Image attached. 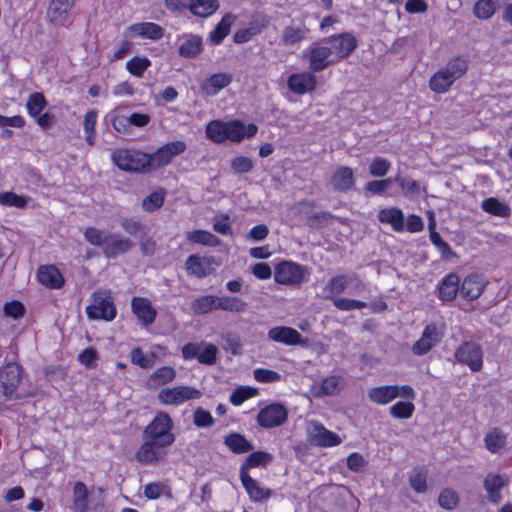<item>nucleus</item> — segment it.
<instances>
[{
	"label": "nucleus",
	"mask_w": 512,
	"mask_h": 512,
	"mask_svg": "<svg viewBox=\"0 0 512 512\" xmlns=\"http://www.w3.org/2000/svg\"><path fill=\"white\" fill-rule=\"evenodd\" d=\"M326 44H330L333 58L336 60L349 56L356 48L357 41L350 33H341L331 36L324 40Z\"/></svg>",
	"instance_id": "9b49d317"
},
{
	"label": "nucleus",
	"mask_w": 512,
	"mask_h": 512,
	"mask_svg": "<svg viewBox=\"0 0 512 512\" xmlns=\"http://www.w3.org/2000/svg\"><path fill=\"white\" fill-rule=\"evenodd\" d=\"M88 489L87 486L79 481L74 484L73 487V512H87L88 511Z\"/></svg>",
	"instance_id": "c756f323"
},
{
	"label": "nucleus",
	"mask_w": 512,
	"mask_h": 512,
	"mask_svg": "<svg viewBox=\"0 0 512 512\" xmlns=\"http://www.w3.org/2000/svg\"><path fill=\"white\" fill-rule=\"evenodd\" d=\"M232 81V77L226 73H217L209 77V79L201 85L202 91L208 95H216L221 89L228 86Z\"/></svg>",
	"instance_id": "bb28decb"
},
{
	"label": "nucleus",
	"mask_w": 512,
	"mask_h": 512,
	"mask_svg": "<svg viewBox=\"0 0 512 512\" xmlns=\"http://www.w3.org/2000/svg\"><path fill=\"white\" fill-rule=\"evenodd\" d=\"M271 461L272 456L269 453L263 451L253 452L247 457L245 462L242 464L240 468V474H242V472H248V469L259 465L265 466L267 463Z\"/></svg>",
	"instance_id": "37998d69"
},
{
	"label": "nucleus",
	"mask_w": 512,
	"mask_h": 512,
	"mask_svg": "<svg viewBox=\"0 0 512 512\" xmlns=\"http://www.w3.org/2000/svg\"><path fill=\"white\" fill-rule=\"evenodd\" d=\"M234 14H226L216 27L210 32L209 40L211 44L218 45L229 34L232 24L235 22Z\"/></svg>",
	"instance_id": "cd10ccee"
},
{
	"label": "nucleus",
	"mask_w": 512,
	"mask_h": 512,
	"mask_svg": "<svg viewBox=\"0 0 512 512\" xmlns=\"http://www.w3.org/2000/svg\"><path fill=\"white\" fill-rule=\"evenodd\" d=\"M354 278L355 277H350L348 275H339L331 278L325 287V291H328L327 295L333 297L336 294L344 292Z\"/></svg>",
	"instance_id": "79ce46f5"
},
{
	"label": "nucleus",
	"mask_w": 512,
	"mask_h": 512,
	"mask_svg": "<svg viewBox=\"0 0 512 512\" xmlns=\"http://www.w3.org/2000/svg\"><path fill=\"white\" fill-rule=\"evenodd\" d=\"M496 12V3L493 0H478L473 8V13L478 19L486 20Z\"/></svg>",
	"instance_id": "49530a36"
},
{
	"label": "nucleus",
	"mask_w": 512,
	"mask_h": 512,
	"mask_svg": "<svg viewBox=\"0 0 512 512\" xmlns=\"http://www.w3.org/2000/svg\"><path fill=\"white\" fill-rule=\"evenodd\" d=\"M22 379V369L16 362H9L2 369V392L7 399H19L16 389Z\"/></svg>",
	"instance_id": "1a4fd4ad"
},
{
	"label": "nucleus",
	"mask_w": 512,
	"mask_h": 512,
	"mask_svg": "<svg viewBox=\"0 0 512 512\" xmlns=\"http://www.w3.org/2000/svg\"><path fill=\"white\" fill-rule=\"evenodd\" d=\"M218 8V0H193L190 11L195 16L208 17L217 11Z\"/></svg>",
	"instance_id": "ea45409f"
},
{
	"label": "nucleus",
	"mask_w": 512,
	"mask_h": 512,
	"mask_svg": "<svg viewBox=\"0 0 512 512\" xmlns=\"http://www.w3.org/2000/svg\"><path fill=\"white\" fill-rule=\"evenodd\" d=\"M445 72L454 81L464 76L468 70V61L463 57H455L450 59L444 68Z\"/></svg>",
	"instance_id": "a19ab883"
},
{
	"label": "nucleus",
	"mask_w": 512,
	"mask_h": 512,
	"mask_svg": "<svg viewBox=\"0 0 512 512\" xmlns=\"http://www.w3.org/2000/svg\"><path fill=\"white\" fill-rule=\"evenodd\" d=\"M202 392L191 386L167 387L160 390L158 399L165 405H180L187 400L199 399Z\"/></svg>",
	"instance_id": "423d86ee"
},
{
	"label": "nucleus",
	"mask_w": 512,
	"mask_h": 512,
	"mask_svg": "<svg viewBox=\"0 0 512 512\" xmlns=\"http://www.w3.org/2000/svg\"><path fill=\"white\" fill-rule=\"evenodd\" d=\"M456 360L467 365L471 371L478 372L483 366V351L475 342L463 343L455 352Z\"/></svg>",
	"instance_id": "0eeeda50"
},
{
	"label": "nucleus",
	"mask_w": 512,
	"mask_h": 512,
	"mask_svg": "<svg viewBox=\"0 0 512 512\" xmlns=\"http://www.w3.org/2000/svg\"><path fill=\"white\" fill-rule=\"evenodd\" d=\"M452 79L444 69L436 72L429 80V87L436 93H445L454 83Z\"/></svg>",
	"instance_id": "58836bf2"
},
{
	"label": "nucleus",
	"mask_w": 512,
	"mask_h": 512,
	"mask_svg": "<svg viewBox=\"0 0 512 512\" xmlns=\"http://www.w3.org/2000/svg\"><path fill=\"white\" fill-rule=\"evenodd\" d=\"M150 66L147 58L133 57L126 62L127 70L134 76L141 77Z\"/></svg>",
	"instance_id": "5fc2aeb1"
},
{
	"label": "nucleus",
	"mask_w": 512,
	"mask_h": 512,
	"mask_svg": "<svg viewBox=\"0 0 512 512\" xmlns=\"http://www.w3.org/2000/svg\"><path fill=\"white\" fill-rule=\"evenodd\" d=\"M253 167V161L246 156H236L231 160V168L235 173H249Z\"/></svg>",
	"instance_id": "0e129e2a"
},
{
	"label": "nucleus",
	"mask_w": 512,
	"mask_h": 512,
	"mask_svg": "<svg viewBox=\"0 0 512 512\" xmlns=\"http://www.w3.org/2000/svg\"><path fill=\"white\" fill-rule=\"evenodd\" d=\"M224 444L236 454L253 450V445L240 433L233 432L224 438Z\"/></svg>",
	"instance_id": "2f4dec72"
},
{
	"label": "nucleus",
	"mask_w": 512,
	"mask_h": 512,
	"mask_svg": "<svg viewBox=\"0 0 512 512\" xmlns=\"http://www.w3.org/2000/svg\"><path fill=\"white\" fill-rule=\"evenodd\" d=\"M202 348L199 350L198 361L202 364L212 365L216 362L218 348L212 343H201Z\"/></svg>",
	"instance_id": "8fccbe9b"
},
{
	"label": "nucleus",
	"mask_w": 512,
	"mask_h": 512,
	"mask_svg": "<svg viewBox=\"0 0 512 512\" xmlns=\"http://www.w3.org/2000/svg\"><path fill=\"white\" fill-rule=\"evenodd\" d=\"M509 484L507 475L489 473L484 478L483 486L487 492L489 501L493 504H499L502 501L501 489Z\"/></svg>",
	"instance_id": "2eb2a0df"
},
{
	"label": "nucleus",
	"mask_w": 512,
	"mask_h": 512,
	"mask_svg": "<svg viewBox=\"0 0 512 512\" xmlns=\"http://www.w3.org/2000/svg\"><path fill=\"white\" fill-rule=\"evenodd\" d=\"M3 313L6 317H11L13 319H19L24 316L25 306L22 302L18 300H12L10 302L5 303L3 307Z\"/></svg>",
	"instance_id": "e2e57ef3"
},
{
	"label": "nucleus",
	"mask_w": 512,
	"mask_h": 512,
	"mask_svg": "<svg viewBox=\"0 0 512 512\" xmlns=\"http://www.w3.org/2000/svg\"><path fill=\"white\" fill-rule=\"evenodd\" d=\"M206 134L208 138L217 143L227 140L225 122L219 120L211 121L206 127Z\"/></svg>",
	"instance_id": "09e8293b"
},
{
	"label": "nucleus",
	"mask_w": 512,
	"mask_h": 512,
	"mask_svg": "<svg viewBox=\"0 0 512 512\" xmlns=\"http://www.w3.org/2000/svg\"><path fill=\"white\" fill-rule=\"evenodd\" d=\"M240 479L253 501H262L270 497L271 491L260 487L257 481L254 480L248 472H242V474H240Z\"/></svg>",
	"instance_id": "a878e982"
},
{
	"label": "nucleus",
	"mask_w": 512,
	"mask_h": 512,
	"mask_svg": "<svg viewBox=\"0 0 512 512\" xmlns=\"http://www.w3.org/2000/svg\"><path fill=\"white\" fill-rule=\"evenodd\" d=\"M332 55V49L329 46L312 45L309 49V64L313 72L324 70L333 59H329Z\"/></svg>",
	"instance_id": "dca6fc26"
},
{
	"label": "nucleus",
	"mask_w": 512,
	"mask_h": 512,
	"mask_svg": "<svg viewBox=\"0 0 512 512\" xmlns=\"http://www.w3.org/2000/svg\"><path fill=\"white\" fill-rule=\"evenodd\" d=\"M173 422L166 413H159L152 422L144 429V436L149 439L158 440L164 445H172L175 441L171 433Z\"/></svg>",
	"instance_id": "20e7f679"
},
{
	"label": "nucleus",
	"mask_w": 512,
	"mask_h": 512,
	"mask_svg": "<svg viewBox=\"0 0 512 512\" xmlns=\"http://www.w3.org/2000/svg\"><path fill=\"white\" fill-rule=\"evenodd\" d=\"M326 298L331 299L335 307L343 311H351L354 309H362L366 307V303L360 300L348 298H336L326 295Z\"/></svg>",
	"instance_id": "864d4df0"
},
{
	"label": "nucleus",
	"mask_w": 512,
	"mask_h": 512,
	"mask_svg": "<svg viewBox=\"0 0 512 512\" xmlns=\"http://www.w3.org/2000/svg\"><path fill=\"white\" fill-rule=\"evenodd\" d=\"M354 174L350 167H338L331 177L333 188L337 191L345 192L350 190L354 185Z\"/></svg>",
	"instance_id": "4be33fe9"
},
{
	"label": "nucleus",
	"mask_w": 512,
	"mask_h": 512,
	"mask_svg": "<svg viewBox=\"0 0 512 512\" xmlns=\"http://www.w3.org/2000/svg\"><path fill=\"white\" fill-rule=\"evenodd\" d=\"M309 441L320 447H331L341 443V438L336 433L326 429L321 423L311 421L307 428Z\"/></svg>",
	"instance_id": "9d476101"
},
{
	"label": "nucleus",
	"mask_w": 512,
	"mask_h": 512,
	"mask_svg": "<svg viewBox=\"0 0 512 512\" xmlns=\"http://www.w3.org/2000/svg\"><path fill=\"white\" fill-rule=\"evenodd\" d=\"M378 219L382 223L391 224L395 231H402L404 228V215L400 209H382L379 211Z\"/></svg>",
	"instance_id": "72a5a7b5"
},
{
	"label": "nucleus",
	"mask_w": 512,
	"mask_h": 512,
	"mask_svg": "<svg viewBox=\"0 0 512 512\" xmlns=\"http://www.w3.org/2000/svg\"><path fill=\"white\" fill-rule=\"evenodd\" d=\"M69 11L66 7L51 1L47 10V17L52 23L63 24Z\"/></svg>",
	"instance_id": "603ef678"
},
{
	"label": "nucleus",
	"mask_w": 512,
	"mask_h": 512,
	"mask_svg": "<svg viewBox=\"0 0 512 512\" xmlns=\"http://www.w3.org/2000/svg\"><path fill=\"white\" fill-rule=\"evenodd\" d=\"M287 420L286 408L278 403L270 404L261 409L257 421L264 428H273L282 425Z\"/></svg>",
	"instance_id": "f8f14e48"
},
{
	"label": "nucleus",
	"mask_w": 512,
	"mask_h": 512,
	"mask_svg": "<svg viewBox=\"0 0 512 512\" xmlns=\"http://www.w3.org/2000/svg\"><path fill=\"white\" fill-rule=\"evenodd\" d=\"M217 310L228 312H243L246 310L247 303L237 297L232 296H216Z\"/></svg>",
	"instance_id": "c9c22d12"
},
{
	"label": "nucleus",
	"mask_w": 512,
	"mask_h": 512,
	"mask_svg": "<svg viewBox=\"0 0 512 512\" xmlns=\"http://www.w3.org/2000/svg\"><path fill=\"white\" fill-rule=\"evenodd\" d=\"M128 31L141 38L158 40L163 37V28L153 22H141L132 24L128 27Z\"/></svg>",
	"instance_id": "b1692460"
},
{
	"label": "nucleus",
	"mask_w": 512,
	"mask_h": 512,
	"mask_svg": "<svg viewBox=\"0 0 512 512\" xmlns=\"http://www.w3.org/2000/svg\"><path fill=\"white\" fill-rule=\"evenodd\" d=\"M485 284L484 279L480 275L470 274L462 282L459 289L460 295L466 300H475L483 292Z\"/></svg>",
	"instance_id": "6ab92c4d"
},
{
	"label": "nucleus",
	"mask_w": 512,
	"mask_h": 512,
	"mask_svg": "<svg viewBox=\"0 0 512 512\" xmlns=\"http://www.w3.org/2000/svg\"><path fill=\"white\" fill-rule=\"evenodd\" d=\"M176 371L173 367L162 366L156 369L149 377L148 384L151 387H158L174 380Z\"/></svg>",
	"instance_id": "f704fd0d"
},
{
	"label": "nucleus",
	"mask_w": 512,
	"mask_h": 512,
	"mask_svg": "<svg viewBox=\"0 0 512 512\" xmlns=\"http://www.w3.org/2000/svg\"><path fill=\"white\" fill-rule=\"evenodd\" d=\"M397 389L395 385H385L373 387L369 390L368 396L374 403L385 405L397 398Z\"/></svg>",
	"instance_id": "c85d7f7f"
},
{
	"label": "nucleus",
	"mask_w": 512,
	"mask_h": 512,
	"mask_svg": "<svg viewBox=\"0 0 512 512\" xmlns=\"http://www.w3.org/2000/svg\"><path fill=\"white\" fill-rule=\"evenodd\" d=\"M131 308L138 320L144 325H150L154 322L157 313L146 298L134 297L131 302Z\"/></svg>",
	"instance_id": "412c9836"
},
{
	"label": "nucleus",
	"mask_w": 512,
	"mask_h": 512,
	"mask_svg": "<svg viewBox=\"0 0 512 512\" xmlns=\"http://www.w3.org/2000/svg\"><path fill=\"white\" fill-rule=\"evenodd\" d=\"M481 208L491 215L503 218L509 217L511 214V208L507 204L500 202L497 198L494 197L485 199L481 203Z\"/></svg>",
	"instance_id": "e433bc0d"
},
{
	"label": "nucleus",
	"mask_w": 512,
	"mask_h": 512,
	"mask_svg": "<svg viewBox=\"0 0 512 512\" xmlns=\"http://www.w3.org/2000/svg\"><path fill=\"white\" fill-rule=\"evenodd\" d=\"M87 316L90 319H103L111 321L116 316V308L110 292L98 290L92 294V302L86 307Z\"/></svg>",
	"instance_id": "7ed1b4c3"
},
{
	"label": "nucleus",
	"mask_w": 512,
	"mask_h": 512,
	"mask_svg": "<svg viewBox=\"0 0 512 512\" xmlns=\"http://www.w3.org/2000/svg\"><path fill=\"white\" fill-rule=\"evenodd\" d=\"M220 345L222 348L233 355H238L241 353V342L240 337L235 334H226L221 337Z\"/></svg>",
	"instance_id": "3c124183"
},
{
	"label": "nucleus",
	"mask_w": 512,
	"mask_h": 512,
	"mask_svg": "<svg viewBox=\"0 0 512 512\" xmlns=\"http://www.w3.org/2000/svg\"><path fill=\"white\" fill-rule=\"evenodd\" d=\"M168 446L169 445H164L156 439L153 440L146 438V441L136 452L135 458L138 462L144 465L159 463L165 459V448Z\"/></svg>",
	"instance_id": "6e6552de"
},
{
	"label": "nucleus",
	"mask_w": 512,
	"mask_h": 512,
	"mask_svg": "<svg viewBox=\"0 0 512 512\" xmlns=\"http://www.w3.org/2000/svg\"><path fill=\"white\" fill-rule=\"evenodd\" d=\"M307 33L308 29L305 27L287 26L283 30L282 41L285 45H293L301 42Z\"/></svg>",
	"instance_id": "a18cd8bd"
},
{
	"label": "nucleus",
	"mask_w": 512,
	"mask_h": 512,
	"mask_svg": "<svg viewBox=\"0 0 512 512\" xmlns=\"http://www.w3.org/2000/svg\"><path fill=\"white\" fill-rule=\"evenodd\" d=\"M186 148L187 146L184 141L177 140L165 143L154 153L148 154L150 172L168 165L174 157L182 154Z\"/></svg>",
	"instance_id": "39448f33"
},
{
	"label": "nucleus",
	"mask_w": 512,
	"mask_h": 512,
	"mask_svg": "<svg viewBox=\"0 0 512 512\" xmlns=\"http://www.w3.org/2000/svg\"><path fill=\"white\" fill-rule=\"evenodd\" d=\"M113 163L126 172H150L148 154L139 150L117 149L112 154Z\"/></svg>",
	"instance_id": "f03ea898"
},
{
	"label": "nucleus",
	"mask_w": 512,
	"mask_h": 512,
	"mask_svg": "<svg viewBox=\"0 0 512 512\" xmlns=\"http://www.w3.org/2000/svg\"><path fill=\"white\" fill-rule=\"evenodd\" d=\"M47 105V101L42 93L35 92L27 100L26 108L31 117H37Z\"/></svg>",
	"instance_id": "de8ad7c7"
},
{
	"label": "nucleus",
	"mask_w": 512,
	"mask_h": 512,
	"mask_svg": "<svg viewBox=\"0 0 512 512\" xmlns=\"http://www.w3.org/2000/svg\"><path fill=\"white\" fill-rule=\"evenodd\" d=\"M83 234L89 244L101 247L107 258H116L120 254L129 252L134 247L133 241L129 238L95 227H87Z\"/></svg>",
	"instance_id": "f257e3e1"
},
{
	"label": "nucleus",
	"mask_w": 512,
	"mask_h": 512,
	"mask_svg": "<svg viewBox=\"0 0 512 512\" xmlns=\"http://www.w3.org/2000/svg\"><path fill=\"white\" fill-rule=\"evenodd\" d=\"M193 423L198 428H207L214 425V419L209 411L198 407L193 413Z\"/></svg>",
	"instance_id": "052dcab7"
},
{
	"label": "nucleus",
	"mask_w": 512,
	"mask_h": 512,
	"mask_svg": "<svg viewBox=\"0 0 512 512\" xmlns=\"http://www.w3.org/2000/svg\"><path fill=\"white\" fill-rule=\"evenodd\" d=\"M442 336L443 333L436 324L427 325L423 330L421 338L414 343L412 347L413 353L418 356L428 353L441 341Z\"/></svg>",
	"instance_id": "4468645a"
},
{
	"label": "nucleus",
	"mask_w": 512,
	"mask_h": 512,
	"mask_svg": "<svg viewBox=\"0 0 512 512\" xmlns=\"http://www.w3.org/2000/svg\"><path fill=\"white\" fill-rule=\"evenodd\" d=\"M37 278L42 285L50 289H59L64 284L62 274L54 265L40 266L37 271Z\"/></svg>",
	"instance_id": "aec40b11"
},
{
	"label": "nucleus",
	"mask_w": 512,
	"mask_h": 512,
	"mask_svg": "<svg viewBox=\"0 0 512 512\" xmlns=\"http://www.w3.org/2000/svg\"><path fill=\"white\" fill-rule=\"evenodd\" d=\"M505 444V437L497 430L491 431L485 437V445L487 449L493 453L499 451Z\"/></svg>",
	"instance_id": "680f3d73"
},
{
	"label": "nucleus",
	"mask_w": 512,
	"mask_h": 512,
	"mask_svg": "<svg viewBox=\"0 0 512 512\" xmlns=\"http://www.w3.org/2000/svg\"><path fill=\"white\" fill-rule=\"evenodd\" d=\"M268 336L271 340L286 345H295L301 340V334L290 327H274L269 330Z\"/></svg>",
	"instance_id": "393cba45"
},
{
	"label": "nucleus",
	"mask_w": 512,
	"mask_h": 512,
	"mask_svg": "<svg viewBox=\"0 0 512 512\" xmlns=\"http://www.w3.org/2000/svg\"><path fill=\"white\" fill-rule=\"evenodd\" d=\"M414 412V404L411 402H397L390 407V414L394 418L408 419Z\"/></svg>",
	"instance_id": "6e6d98bb"
},
{
	"label": "nucleus",
	"mask_w": 512,
	"mask_h": 512,
	"mask_svg": "<svg viewBox=\"0 0 512 512\" xmlns=\"http://www.w3.org/2000/svg\"><path fill=\"white\" fill-rule=\"evenodd\" d=\"M28 200V197L17 195L14 192L2 193V205L5 206H14L23 209L26 207Z\"/></svg>",
	"instance_id": "69168bd1"
},
{
	"label": "nucleus",
	"mask_w": 512,
	"mask_h": 512,
	"mask_svg": "<svg viewBox=\"0 0 512 512\" xmlns=\"http://www.w3.org/2000/svg\"><path fill=\"white\" fill-rule=\"evenodd\" d=\"M390 168V162L382 157H376L369 166V173L373 177H383Z\"/></svg>",
	"instance_id": "338daca9"
},
{
	"label": "nucleus",
	"mask_w": 512,
	"mask_h": 512,
	"mask_svg": "<svg viewBox=\"0 0 512 512\" xmlns=\"http://www.w3.org/2000/svg\"><path fill=\"white\" fill-rule=\"evenodd\" d=\"M186 270L198 277L202 278L209 275V260L201 258L197 255H190L185 262Z\"/></svg>",
	"instance_id": "473e14b6"
},
{
	"label": "nucleus",
	"mask_w": 512,
	"mask_h": 512,
	"mask_svg": "<svg viewBox=\"0 0 512 512\" xmlns=\"http://www.w3.org/2000/svg\"><path fill=\"white\" fill-rule=\"evenodd\" d=\"M192 311L197 315H204L217 310L216 296L203 295L194 299L191 303Z\"/></svg>",
	"instance_id": "4c0bfd02"
},
{
	"label": "nucleus",
	"mask_w": 512,
	"mask_h": 512,
	"mask_svg": "<svg viewBox=\"0 0 512 512\" xmlns=\"http://www.w3.org/2000/svg\"><path fill=\"white\" fill-rule=\"evenodd\" d=\"M430 240L437 247L443 258L450 259L452 256L455 255L451 250L449 244L442 240L438 232L431 233Z\"/></svg>",
	"instance_id": "774afa93"
},
{
	"label": "nucleus",
	"mask_w": 512,
	"mask_h": 512,
	"mask_svg": "<svg viewBox=\"0 0 512 512\" xmlns=\"http://www.w3.org/2000/svg\"><path fill=\"white\" fill-rule=\"evenodd\" d=\"M225 130L228 140L239 142L245 137H253L258 131V127L253 123L245 126L244 123L239 120H232L225 122Z\"/></svg>",
	"instance_id": "f3484780"
},
{
	"label": "nucleus",
	"mask_w": 512,
	"mask_h": 512,
	"mask_svg": "<svg viewBox=\"0 0 512 512\" xmlns=\"http://www.w3.org/2000/svg\"><path fill=\"white\" fill-rule=\"evenodd\" d=\"M187 239L193 243L214 247L218 245L219 239L206 230H194L187 233Z\"/></svg>",
	"instance_id": "c03bdc74"
},
{
	"label": "nucleus",
	"mask_w": 512,
	"mask_h": 512,
	"mask_svg": "<svg viewBox=\"0 0 512 512\" xmlns=\"http://www.w3.org/2000/svg\"><path fill=\"white\" fill-rule=\"evenodd\" d=\"M459 290V277L456 274L447 275L439 286V297L443 301H452Z\"/></svg>",
	"instance_id": "7c9ffc66"
},
{
	"label": "nucleus",
	"mask_w": 512,
	"mask_h": 512,
	"mask_svg": "<svg viewBox=\"0 0 512 512\" xmlns=\"http://www.w3.org/2000/svg\"><path fill=\"white\" fill-rule=\"evenodd\" d=\"M459 501L458 494L453 489H444L439 497H438V503L439 505L447 510L454 509Z\"/></svg>",
	"instance_id": "4d7b16f0"
},
{
	"label": "nucleus",
	"mask_w": 512,
	"mask_h": 512,
	"mask_svg": "<svg viewBox=\"0 0 512 512\" xmlns=\"http://www.w3.org/2000/svg\"><path fill=\"white\" fill-rule=\"evenodd\" d=\"M316 77L310 72L292 74L288 78V87L296 94H305L316 87Z\"/></svg>",
	"instance_id": "a211bd4d"
},
{
	"label": "nucleus",
	"mask_w": 512,
	"mask_h": 512,
	"mask_svg": "<svg viewBox=\"0 0 512 512\" xmlns=\"http://www.w3.org/2000/svg\"><path fill=\"white\" fill-rule=\"evenodd\" d=\"M275 281L284 285H297L303 280V269L300 265L283 261L275 270Z\"/></svg>",
	"instance_id": "ddd939ff"
},
{
	"label": "nucleus",
	"mask_w": 512,
	"mask_h": 512,
	"mask_svg": "<svg viewBox=\"0 0 512 512\" xmlns=\"http://www.w3.org/2000/svg\"><path fill=\"white\" fill-rule=\"evenodd\" d=\"M256 393L257 390L254 388L242 386L238 387L230 395V402L235 406H239L250 397L256 395Z\"/></svg>",
	"instance_id": "13d9d810"
},
{
	"label": "nucleus",
	"mask_w": 512,
	"mask_h": 512,
	"mask_svg": "<svg viewBox=\"0 0 512 512\" xmlns=\"http://www.w3.org/2000/svg\"><path fill=\"white\" fill-rule=\"evenodd\" d=\"M203 49L202 38L194 34H186L180 38L179 54L185 58H194Z\"/></svg>",
	"instance_id": "5701e85b"
},
{
	"label": "nucleus",
	"mask_w": 512,
	"mask_h": 512,
	"mask_svg": "<svg viewBox=\"0 0 512 512\" xmlns=\"http://www.w3.org/2000/svg\"><path fill=\"white\" fill-rule=\"evenodd\" d=\"M164 202V194L160 191L153 192L142 201V207L147 212H153L159 209Z\"/></svg>",
	"instance_id": "bf43d9fd"
}]
</instances>
